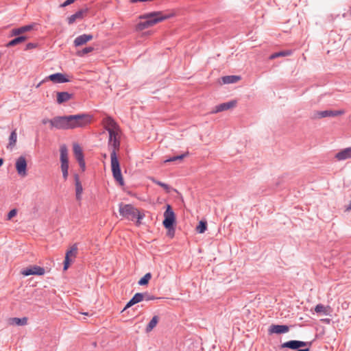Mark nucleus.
<instances>
[{"instance_id": "1", "label": "nucleus", "mask_w": 351, "mask_h": 351, "mask_svg": "<svg viewBox=\"0 0 351 351\" xmlns=\"http://www.w3.org/2000/svg\"><path fill=\"white\" fill-rule=\"evenodd\" d=\"M92 116L86 114H77L66 116H56L52 119L51 129L73 130L83 128L91 122Z\"/></svg>"}, {"instance_id": "2", "label": "nucleus", "mask_w": 351, "mask_h": 351, "mask_svg": "<svg viewBox=\"0 0 351 351\" xmlns=\"http://www.w3.org/2000/svg\"><path fill=\"white\" fill-rule=\"evenodd\" d=\"M173 14H164L162 12H151L141 14L139 16L140 19L145 20L137 24V29L138 30H143L150 27L154 26L158 23L162 22L165 20L169 19L173 16Z\"/></svg>"}, {"instance_id": "3", "label": "nucleus", "mask_w": 351, "mask_h": 351, "mask_svg": "<svg viewBox=\"0 0 351 351\" xmlns=\"http://www.w3.org/2000/svg\"><path fill=\"white\" fill-rule=\"evenodd\" d=\"M119 212L120 215L129 220L133 221L137 219L138 225L141 224V220L145 217L144 214L141 213L136 208L130 204H124L121 202L119 204Z\"/></svg>"}, {"instance_id": "4", "label": "nucleus", "mask_w": 351, "mask_h": 351, "mask_svg": "<svg viewBox=\"0 0 351 351\" xmlns=\"http://www.w3.org/2000/svg\"><path fill=\"white\" fill-rule=\"evenodd\" d=\"M176 215L170 204L166 205V210L164 213V220L162 224L164 227L169 231H172V235L175 234Z\"/></svg>"}, {"instance_id": "5", "label": "nucleus", "mask_w": 351, "mask_h": 351, "mask_svg": "<svg viewBox=\"0 0 351 351\" xmlns=\"http://www.w3.org/2000/svg\"><path fill=\"white\" fill-rule=\"evenodd\" d=\"M111 158V169L112 176L114 180L121 185L125 184L124 180L121 174V170L120 167L119 161L118 160L117 153L114 151H112L110 153Z\"/></svg>"}, {"instance_id": "6", "label": "nucleus", "mask_w": 351, "mask_h": 351, "mask_svg": "<svg viewBox=\"0 0 351 351\" xmlns=\"http://www.w3.org/2000/svg\"><path fill=\"white\" fill-rule=\"evenodd\" d=\"M311 341L290 340L280 345V348H289L295 351H310Z\"/></svg>"}, {"instance_id": "7", "label": "nucleus", "mask_w": 351, "mask_h": 351, "mask_svg": "<svg viewBox=\"0 0 351 351\" xmlns=\"http://www.w3.org/2000/svg\"><path fill=\"white\" fill-rule=\"evenodd\" d=\"M16 170L18 174L22 177L27 176V163L25 156H19L15 163Z\"/></svg>"}, {"instance_id": "8", "label": "nucleus", "mask_w": 351, "mask_h": 351, "mask_svg": "<svg viewBox=\"0 0 351 351\" xmlns=\"http://www.w3.org/2000/svg\"><path fill=\"white\" fill-rule=\"evenodd\" d=\"M21 274L24 276L31 275L43 276L45 274V269L40 266L31 265L29 267L23 269Z\"/></svg>"}, {"instance_id": "9", "label": "nucleus", "mask_w": 351, "mask_h": 351, "mask_svg": "<svg viewBox=\"0 0 351 351\" xmlns=\"http://www.w3.org/2000/svg\"><path fill=\"white\" fill-rule=\"evenodd\" d=\"M109 133V145L112 147V151H114L117 153V150H119L120 147V141L117 138V133L112 129H107Z\"/></svg>"}, {"instance_id": "10", "label": "nucleus", "mask_w": 351, "mask_h": 351, "mask_svg": "<svg viewBox=\"0 0 351 351\" xmlns=\"http://www.w3.org/2000/svg\"><path fill=\"white\" fill-rule=\"evenodd\" d=\"M36 26V24L33 23L18 28H14L10 32V36H22V34L33 30Z\"/></svg>"}, {"instance_id": "11", "label": "nucleus", "mask_w": 351, "mask_h": 351, "mask_svg": "<svg viewBox=\"0 0 351 351\" xmlns=\"http://www.w3.org/2000/svg\"><path fill=\"white\" fill-rule=\"evenodd\" d=\"M49 80L56 84H62L70 82V80L66 77V75L62 73H56L51 74L47 77Z\"/></svg>"}, {"instance_id": "12", "label": "nucleus", "mask_w": 351, "mask_h": 351, "mask_svg": "<svg viewBox=\"0 0 351 351\" xmlns=\"http://www.w3.org/2000/svg\"><path fill=\"white\" fill-rule=\"evenodd\" d=\"M237 101L231 100L228 102L220 104L215 106V110L213 111L214 113L225 111L236 106Z\"/></svg>"}, {"instance_id": "13", "label": "nucleus", "mask_w": 351, "mask_h": 351, "mask_svg": "<svg viewBox=\"0 0 351 351\" xmlns=\"http://www.w3.org/2000/svg\"><path fill=\"white\" fill-rule=\"evenodd\" d=\"M289 327L287 325L271 324L269 328V333L283 334L289 331Z\"/></svg>"}, {"instance_id": "14", "label": "nucleus", "mask_w": 351, "mask_h": 351, "mask_svg": "<svg viewBox=\"0 0 351 351\" xmlns=\"http://www.w3.org/2000/svg\"><path fill=\"white\" fill-rule=\"evenodd\" d=\"M88 12V8L81 9L77 11L75 14L71 15L67 19L69 25L73 24L77 19H82L85 14Z\"/></svg>"}, {"instance_id": "15", "label": "nucleus", "mask_w": 351, "mask_h": 351, "mask_svg": "<svg viewBox=\"0 0 351 351\" xmlns=\"http://www.w3.org/2000/svg\"><path fill=\"white\" fill-rule=\"evenodd\" d=\"M93 36L92 34H82L80 36H78L75 38L74 40V45L75 47L81 46L84 44H86L87 42L93 39Z\"/></svg>"}, {"instance_id": "16", "label": "nucleus", "mask_w": 351, "mask_h": 351, "mask_svg": "<svg viewBox=\"0 0 351 351\" xmlns=\"http://www.w3.org/2000/svg\"><path fill=\"white\" fill-rule=\"evenodd\" d=\"M343 114V111L341 110H323L317 111L316 112L315 117L324 118L328 117H336Z\"/></svg>"}, {"instance_id": "17", "label": "nucleus", "mask_w": 351, "mask_h": 351, "mask_svg": "<svg viewBox=\"0 0 351 351\" xmlns=\"http://www.w3.org/2000/svg\"><path fill=\"white\" fill-rule=\"evenodd\" d=\"M73 94L68 92H58L57 93V103L62 104L64 102L69 101L73 98Z\"/></svg>"}, {"instance_id": "18", "label": "nucleus", "mask_w": 351, "mask_h": 351, "mask_svg": "<svg viewBox=\"0 0 351 351\" xmlns=\"http://www.w3.org/2000/svg\"><path fill=\"white\" fill-rule=\"evenodd\" d=\"M335 158L338 160H344L348 158H351V147H347L341 150L336 154Z\"/></svg>"}, {"instance_id": "19", "label": "nucleus", "mask_w": 351, "mask_h": 351, "mask_svg": "<svg viewBox=\"0 0 351 351\" xmlns=\"http://www.w3.org/2000/svg\"><path fill=\"white\" fill-rule=\"evenodd\" d=\"M75 197L77 200H80L82 197V193L83 191V188L82 184L80 181L79 176L77 174H75Z\"/></svg>"}, {"instance_id": "20", "label": "nucleus", "mask_w": 351, "mask_h": 351, "mask_svg": "<svg viewBox=\"0 0 351 351\" xmlns=\"http://www.w3.org/2000/svg\"><path fill=\"white\" fill-rule=\"evenodd\" d=\"M27 39V37L25 36H18L17 37L10 40L7 43L6 47H14L18 44H20V43L25 41Z\"/></svg>"}, {"instance_id": "21", "label": "nucleus", "mask_w": 351, "mask_h": 351, "mask_svg": "<svg viewBox=\"0 0 351 351\" xmlns=\"http://www.w3.org/2000/svg\"><path fill=\"white\" fill-rule=\"evenodd\" d=\"M241 79L238 75H226L221 77V81L224 84H234Z\"/></svg>"}, {"instance_id": "22", "label": "nucleus", "mask_w": 351, "mask_h": 351, "mask_svg": "<svg viewBox=\"0 0 351 351\" xmlns=\"http://www.w3.org/2000/svg\"><path fill=\"white\" fill-rule=\"evenodd\" d=\"M73 154L77 161L82 160L84 159V154L82 149L80 145L77 143H75L73 145Z\"/></svg>"}, {"instance_id": "23", "label": "nucleus", "mask_w": 351, "mask_h": 351, "mask_svg": "<svg viewBox=\"0 0 351 351\" xmlns=\"http://www.w3.org/2000/svg\"><path fill=\"white\" fill-rule=\"evenodd\" d=\"M17 141L16 130L14 129L10 134L9 137V143L7 145L8 149H12L16 145Z\"/></svg>"}, {"instance_id": "24", "label": "nucleus", "mask_w": 351, "mask_h": 351, "mask_svg": "<svg viewBox=\"0 0 351 351\" xmlns=\"http://www.w3.org/2000/svg\"><path fill=\"white\" fill-rule=\"evenodd\" d=\"M159 321V317L157 315H154L152 319L149 321L148 324L146 326L145 332H151L157 325Z\"/></svg>"}, {"instance_id": "25", "label": "nucleus", "mask_w": 351, "mask_h": 351, "mask_svg": "<svg viewBox=\"0 0 351 351\" xmlns=\"http://www.w3.org/2000/svg\"><path fill=\"white\" fill-rule=\"evenodd\" d=\"M292 53V51L291 50H285V51H280L278 52L274 53L269 56L270 60H274L278 57H285L290 56Z\"/></svg>"}, {"instance_id": "26", "label": "nucleus", "mask_w": 351, "mask_h": 351, "mask_svg": "<svg viewBox=\"0 0 351 351\" xmlns=\"http://www.w3.org/2000/svg\"><path fill=\"white\" fill-rule=\"evenodd\" d=\"M330 307L329 306H325L324 305L322 304H318L315 307V311L317 313H320L322 315H328V310Z\"/></svg>"}, {"instance_id": "27", "label": "nucleus", "mask_w": 351, "mask_h": 351, "mask_svg": "<svg viewBox=\"0 0 351 351\" xmlns=\"http://www.w3.org/2000/svg\"><path fill=\"white\" fill-rule=\"evenodd\" d=\"M10 324L17 326H25L27 324V318L25 317L22 318L14 317L10 319Z\"/></svg>"}, {"instance_id": "28", "label": "nucleus", "mask_w": 351, "mask_h": 351, "mask_svg": "<svg viewBox=\"0 0 351 351\" xmlns=\"http://www.w3.org/2000/svg\"><path fill=\"white\" fill-rule=\"evenodd\" d=\"M104 123L106 125V129L114 130L117 127V123L111 117H107L104 119Z\"/></svg>"}, {"instance_id": "29", "label": "nucleus", "mask_w": 351, "mask_h": 351, "mask_svg": "<svg viewBox=\"0 0 351 351\" xmlns=\"http://www.w3.org/2000/svg\"><path fill=\"white\" fill-rule=\"evenodd\" d=\"M60 162L69 161L68 150L65 145H62L60 148Z\"/></svg>"}, {"instance_id": "30", "label": "nucleus", "mask_w": 351, "mask_h": 351, "mask_svg": "<svg viewBox=\"0 0 351 351\" xmlns=\"http://www.w3.org/2000/svg\"><path fill=\"white\" fill-rule=\"evenodd\" d=\"M188 155H189V152H186L184 154H180L178 156L169 157V158H167L166 160H165L164 162L167 163V162H175V161H178V160L181 161L185 157H186Z\"/></svg>"}, {"instance_id": "31", "label": "nucleus", "mask_w": 351, "mask_h": 351, "mask_svg": "<svg viewBox=\"0 0 351 351\" xmlns=\"http://www.w3.org/2000/svg\"><path fill=\"white\" fill-rule=\"evenodd\" d=\"M152 274L147 273L145 274L138 282V284L141 286L147 285L149 283V281L152 278Z\"/></svg>"}, {"instance_id": "32", "label": "nucleus", "mask_w": 351, "mask_h": 351, "mask_svg": "<svg viewBox=\"0 0 351 351\" xmlns=\"http://www.w3.org/2000/svg\"><path fill=\"white\" fill-rule=\"evenodd\" d=\"M77 253V245L74 243L66 253L65 257L70 258L71 256L75 257Z\"/></svg>"}, {"instance_id": "33", "label": "nucleus", "mask_w": 351, "mask_h": 351, "mask_svg": "<svg viewBox=\"0 0 351 351\" xmlns=\"http://www.w3.org/2000/svg\"><path fill=\"white\" fill-rule=\"evenodd\" d=\"M206 228H207L206 221L202 220L199 222V224L196 227V231L199 234H202L206 230Z\"/></svg>"}, {"instance_id": "34", "label": "nucleus", "mask_w": 351, "mask_h": 351, "mask_svg": "<svg viewBox=\"0 0 351 351\" xmlns=\"http://www.w3.org/2000/svg\"><path fill=\"white\" fill-rule=\"evenodd\" d=\"M93 50H94V48L93 47H86L84 48L83 49L78 51L77 52V55L78 56L82 57V56H85L86 54L92 52Z\"/></svg>"}, {"instance_id": "35", "label": "nucleus", "mask_w": 351, "mask_h": 351, "mask_svg": "<svg viewBox=\"0 0 351 351\" xmlns=\"http://www.w3.org/2000/svg\"><path fill=\"white\" fill-rule=\"evenodd\" d=\"M153 182L155 183L156 184L162 187L165 191L166 192H169L170 191V189H171V187L169 185H168L166 183H164V182H162L159 180H156L155 179H153L152 180Z\"/></svg>"}, {"instance_id": "36", "label": "nucleus", "mask_w": 351, "mask_h": 351, "mask_svg": "<svg viewBox=\"0 0 351 351\" xmlns=\"http://www.w3.org/2000/svg\"><path fill=\"white\" fill-rule=\"evenodd\" d=\"M145 294L144 295V300L146 301H150V300H160L161 298L155 297L153 295H150L149 293L145 292L143 293Z\"/></svg>"}, {"instance_id": "37", "label": "nucleus", "mask_w": 351, "mask_h": 351, "mask_svg": "<svg viewBox=\"0 0 351 351\" xmlns=\"http://www.w3.org/2000/svg\"><path fill=\"white\" fill-rule=\"evenodd\" d=\"M144 295L145 294L143 293H136L134 295L133 298L138 303L144 300Z\"/></svg>"}, {"instance_id": "38", "label": "nucleus", "mask_w": 351, "mask_h": 351, "mask_svg": "<svg viewBox=\"0 0 351 351\" xmlns=\"http://www.w3.org/2000/svg\"><path fill=\"white\" fill-rule=\"evenodd\" d=\"M72 262V260L70 258H64V265H63V269L64 270H66L69 267V265L71 264V263Z\"/></svg>"}, {"instance_id": "39", "label": "nucleus", "mask_w": 351, "mask_h": 351, "mask_svg": "<svg viewBox=\"0 0 351 351\" xmlns=\"http://www.w3.org/2000/svg\"><path fill=\"white\" fill-rule=\"evenodd\" d=\"M137 304V302H136V300H134V298H133V297L128 302V303L126 304L125 306L124 307L123 310H125L128 308H130L131 306H132L133 305Z\"/></svg>"}, {"instance_id": "40", "label": "nucleus", "mask_w": 351, "mask_h": 351, "mask_svg": "<svg viewBox=\"0 0 351 351\" xmlns=\"http://www.w3.org/2000/svg\"><path fill=\"white\" fill-rule=\"evenodd\" d=\"M38 47V43H28L26 46H25V50H30V49H35Z\"/></svg>"}, {"instance_id": "41", "label": "nucleus", "mask_w": 351, "mask_h": 351, "mask_svg": "<svg viewBox=\"0 0 351 351\" xmlns=\"http://www.w3.org/2000/svg\"><path fill=\"white\" fill-rule=\"evenodd\" d=\"M17 213V210L16 209L14 208V209H12L8 213V215H7V219L8 220H10L12 217H14V216H16Z\"/></svg>"}, {"instance_id": "42", "label": "nucleus", "mask_w": 351, "mask_h": 351, "mask_svg": "<svg viewBox=\"0 0 351 351\" xmlns=\"http://www.w3.org/2000/svg\"><path fill=\"white\" fill-rule=\"evenodd\" d=\"M61 170H69V161L61 162Z\"/></svg>"}, {"instance_id": "43", "label": "nucleus", "mask_w": 351, "mask_h": 351, "mask_svg": "<svg viewBox=\"0 0 351 351\" xmlns=\"http://www.w3.org/2000/svg\"><path fill=\"white\" fill-rule=\"evenodd\" d=\"M77 162L79 163L80 168L82 169V171H84L86 168V164H85L84 159H83L82 160H78Z\"/></svg>"}, {"instance_id": "44", "label": "nucleus", "mask_w": 351, "mask_h": 351, "mask_svg": "<svg viewBox=\"0 0 351 351\" xmlns=\"http://www.w3.org/2000/svg\"><path fill=\"white\" fill-rule=\"evenodd\" d=\"M75 1V0H66L62 5L61 7H66L67 5H69L70 4L73 3Z\"/></svg>"}, {"instance_id": "45", "label": "nucleus", "mask_w": 351, "mask_h": 351, "mask_svg": "<svg viewBox=\"0 0 351 351\" xmlns=\"http://www.w3.org/2000/svg\"><path fill=\"white\" fill-rule=\"evenodd\" d=\"M51 121H52V119H43L42 120V123L44 124V125H46L47 123H49L50 124V128H51Z\"/></svg>"}, {"instance_id": "46", "label": "nucleus", "mask_w": 351, "mask_h": 351, "mask_svg": "<svg viewBox=\"0 0 351 351\" xmlns=\"http://www.w3.org/2000/svg\"><path fill=\"white\" fill-rule=\"evenodd\" d=\"M62 177H63L64 180H66L67 178H68V175H69L68 170H62Z\"/></svg>"}, {"instance_id": "47", "label": "nucleus", "mask_w": 351, "mask_h": 351, "mask_svg": "<svg viewBox=\"0 0 351 351\" xmlns=\"http://www.w3.org/2000/svg\"><path fill=\"white\" fill-rule=\"evenodd\" d=\"M347 210H351V200L350 201V203H349L348 206H347Z\"/></svg>"}, {"instance_id": "48", "label": "nucleus", "mask_w": 351, "mask_h": 351, "mask_svg": "<svg viewBox=\"0 0 351 351\" xmlns=\"http://www.w3.org/2000/svg\"><path fill=\"white\" fill-rule=\"evenodd\" d=\"M167 231H168L167 234H168L169 236H170V237H171L174 236V235H172V232H173L172 231H169V230H167Z\"/></svg>"}, {"instance_id": "49", "label": "nucleus", "mask_w": 351, "mask_h": 351, "mask_svg": "<svg viewBox=\"0 0 351 351\" xmlns=\"http://www.w3.org/2000/svg\"><path fill=\"white\" fill-rule=\"evenodd\" d=\"M3 164V159L0 158V167Z\"/></svg>"}]
</instances>
